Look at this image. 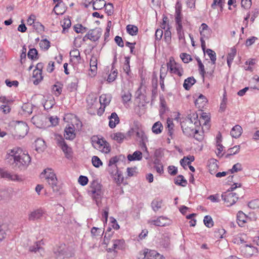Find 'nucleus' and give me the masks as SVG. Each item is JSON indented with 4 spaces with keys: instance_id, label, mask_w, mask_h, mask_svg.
Wrapping results in <instances>:
<instances>
[{
    "instance_id": "obj_1",
    "label": "nucleus",
    "mask_w": 259,
    "mask_h": 259,
    "mask_svg": "<svg viewBox=\"0 0 259 259\" xmlns=\"http://www.w3.org/2000/svg\"><path fill=\"white\" fill-rule=\"evenodd\" d=\"M8 162L13 169L19 170H25L31 162V157L19 147H15L8 153Z\"/></svg>"
},
{
    "instance_id": "obj_2",
    "label": "nucleus",
    "mask_w": 259,
    "mask_h": 259,
    "mask_svg": "<svg viewBox=\"0 0 259 259\" xmlns=\"http://www.w3.org/2000/svg\"><path fill=\"white\" fill-rule=\"evenodd\" d=\"M41 175H46V179L49 185L51 186L54 191H58V179L54 173V170L51 168H47L45 169L41 173Z\"/></svg>"
},
{
    "instance_id": "obj_3",
    "label": "nucleus",
    "mask_w": 259,
    "mask_h": 259,
    "mask_svg": "<svg viewBox=\"0 0 259 259\" xmlns=\"http://www.w3.org/2000/svg\"><path fill=\"white\" fill-rule=\"evenodd\" d=\"M88 193L98 205L102 196L101 186L97 182H94L92 184L90 189L88 190Z\"/></svg>"
},
{
    "instance_id": "obj_4",
    "label": "nucleus",
    "mask_w": 259,
    "mask_h": 259,
    "mask_svg": "<svg viewBox=\"0 0 259 259\" xmlns=\"http://www.w3.org/2000/svg\"><path fill=\"white\" fill-rule=\"evenodd\" d=\"M167 70L171 73L177 74L179 76L183 75L184 70L181 65L177 63L172 57L169 58V61L167 63Z\"/></svg>"
},
{
    "instance_id": "obj_5",
    "label": "nucleus",
    "mask_w": 259,
    "mask_h": 259,
    "mask_svg": "<svg viewBox=\"0 0 259 259\" xmlns=\"http://www.w3.org/2000/svg\"><path fill=\"white\" fill-rule=\"evenodd\" d=\"M15 135L19 138L24 137L28 133L29 127L26 122L17 121L14 126Z\"/></svg>"
},
{
    "instance_id": "obj_6",
    "label": "nucleus",
    "mask_w": 259,
    "mask_h": 259,
    "mask_svg": "<svg viewBox=\"0 0 259 259\" xmlns=\"http://www.w3.org/2000/svg\"><path fill=\"white\" fill-rule=\"evenodd\" d=\"M93 146L95 148L105 153L110 151L109 143L103 139L98 138L97 140H93Z\"/></svg>"
},
{
    "instance_id": "obj_7",
    "label": "nucleus",
    "mask_w": 259,
    "mask_h": 259,
    "mask_svg": "<svg viewBox=\"0 0 259 259\" xmlns=\"http://www.w3.org/2000/svg\"><path fill=\"white\" fill-rule=\"evenodd\" d=\"M179 3H177L175 9V21L176 27H183V24L185 25L188 23L187 20L183 21V14L182 13L181 6H178Z\"/></svg>"
},
{
    "instance_id": "obj_8",
    "label": "nucleus",
    "mask_w": 259,
    "mask_h": 259,
    "mask_svg": "<svg viewBox=\"0 0 259 259\" xmlns=\"http://www.w3.org/2000/svg\"><path fill=\"white\" fill-rule=\"evenodd\" d=\"M222 198L226 203V205L230 206L236 202L238 196L236 193L225 192L222 194Z\"/></svg>"
},
{
    "instance_id": "obj_9",
    "label": "nucleus",
    "mask_w": 259,
    "mask_h": 259,
    "mask_svg": "<svg viewBox=\"0 0 259 259\" xmlns=\"http://www.w3.org/2000/svg\"><path fill=\"white\" fill-rule=\"evenodd\" d=\"M109 172L111 177L114 178L116 183L120 184L122 183L123 181V177L121 171H119L116 165L112 166L109 169Z\"/></svg>"
},
{
    "instance_id": "obj_10",
    "label": "nucleus",
    "mask_w": 259,
    "mask_h": 259,
    "mask_svg": "<svg viewBox=\"0 0 259 259\" xmlns=\"http://www.w3.org/2000/svg\"><path fill=\"white\" fill-rule=\"evenodd\" d=\"M240 251L242 255L246 257L251 256L254 253L257 252L256 247L248 244L242 245L240 247Z\"/></svg>"
},
{
    "instance_id": "obj_11",
    "label": "nucleus",
    "mask_w": 259,
    "mask_h": 259,
    "mask_svg": "<svg viewBox=\"0 0 259 259\" xmlns=\"http://www.w3.org/2000/svg\"><path fill=\"white\" fill-rule=\"evenodd\" d=\"M0 176L2 178L12 181H21L22 179L18 175L13 174L8 170L0 168Z\"/></svg>"
},
{
    "instance_id": "obj_12",
    "label": "nucleus",
    "mask_w": 259,
    "mask_h": 259,
    "mask_svg": "<svg viewBox=\"0 0 259 259\" xmlns=\"http://www.w3.org/2000/svg\"><path fill=\"white\" fill-rule=\"evenodd\" d=\"M167 218L161 216L157 218L156 220H149L148 223L156 226L163 227L169 224V223L167 222Z\"/></svg>"
},
{
    "instance_id": "obj_13",
    "label": "nucleus",
    "mask_w": 259,
    "mask_h": 259,
    "mask_svg": "<svg viewBox=\"0 0 259 259\" xmlns=\"http://www.w3.org/2000/svg\"><path fill=\"white\" fill-rule=\"evenodd\" d=\"M44 213V210L41 208L34 210L28 214V219L30 221H34L40 219Z\"/></svg>"
},
{
    "instance_id": "obj_14",
    "label": "nucleus",
    "mask_w": 259,
    "mask_h": 259,
    "mask_svg": "<svg viewBox=\"0 0 259 259\" xmlns=\"http://www.w3.org/2000/svg\"><path fill=\"white\" fill-rule=\"evenodd\" d=\"M57 144L60 147L66 155H70L72 153L71 148L69 147L64 140L62 138L57 139Z\"/></svg>"
},
{
    "instance_id": "obj_15",
    "label": "nucleus",
    "mask_w": 259,
    "mask_h": 259,
    "mask_svg": "<svg viewBox=\"0 0 259 259\" xmlns=\"http://www.w3.org/2000/svg\"><path fill=\"white\" fill-rule=\"evenodd\" d=\"M186 123V122L183 121L181 124L184 134L187 137H192L194 134H197V130L194 129L192 127L187 126Z\"/></svg>"
},
{
    "instance_id": "obj_16",
    "label": "nucleus",
    "mask_w": 259,
    "mask_h": 259,
    "mask_svg": "<svg viewBox=\"0 0 259 259\" xmlns=\"http://www.w3.org/2000/svg\"><path fill=\"white\" fill-rule=\"evenodd\" d=\"M91 40L93 41H97L102 35V30L100 28H96L94 29H91L88 32Z\"/></svg>"
},
{
    "instance_id": "obj_17",
    "label": "nucleus",
    "mask_w": 259,
    "mask_h": 259,
    "mask_svg": "<svg viewBox=\"0 0 259 259\" xmlns=\"http://www.w3.org/2000/svg\"><path fill=\"white\" fill-rule=\"evenodd\" d=\"M108 118L109 119V126L111 128H114L119 123V118L115 112H112Z\"/></svg>"
},
{
    "instance_id": "obj_18",
    "label": "nucleus",
    "mask_w": 259,
    "mask_h": 259,
    "mask_svg": "<svg viewBox=\"0 0 259 259\" xmlns=\"http://www.w3.org/2000/svg\"><path fill=\"white\" fill-rule=\"evenodd\" d=\"M140 254L141 255H144L143 258L147 257L148 259L150 258H156L159 256L160 255L156 251L153 250H149L148 249H145L142 253L141 252Z\"/></svg>"
},
{
    "instance_id": "obj_19",
    "label": "nucleus",
    "mask_w": 259,
    "mask_h": 259,
    "mask_svg": "<svg viewBox=\"0 0 259 259\" xmlns=\"http://www.w3.org/2000/svg\"><path fill=\"white\" fill-rule=\"evenodd\" d=\"M65 134L64 136L67 140H72L75 138V134L74 130V126H69L66 127L65 130Z\"/></svg>"
},
{
    "instance_id": "obj_20",
    "label": "nucleus",
    "mask_w": 259,
    "mask_h": 259,
    "mask_svg": "<svg viewBox=\"0 0 259 259\" xmlns=\"http://www.w3.org/2000/svg\"><path fill=\"white\" fill-rule=\"evenodd\" d=\"M53 11L57 15H62L65 11L63 2L57 3L53 9Z\"/></svg>"
},
{
    "instance_id": "obj_21",
    "label": "nucleus",
    "mask_w": 259,
    "mask_h": 259,
    "mask_svg": "<svg viewBox=\"0 0 259 259\" xmlns=\"http://www.w3.org/2000/svg\"><path fill=\"white\" fill-rule=\"evenodd\" d=\"M196 80L194 77H189L185 79L183 83V87L186 90L189 91L191 89V87L196 83Z\"/></svg>"
},
{
    "instance_id": "obj_22",
    "label": "nucleus",
    "mask_w": 259,
    "mask_h": 259,
    "mask_svg": "<svg viewBox=\"0 0 259 259\" xmlns=\"http://www.w3.org/2000/svg\"><path fill=\"white\" fill-rule=\"evenodd\" d=\"M242 128L239 125H235L231 130L230 134L233 138H238L242 134Z\"/></svg>"
},
{
    "instance_id": "obj_23",
    "label": "nucleus",
    "mask_w": 259,
    "mask_h": 259,
    "mask_svg": "<svg viewBox=\"0 0 259 259\" xmlns=\"http://www.w3.org/2000/svg\"><path fill=\"white\" fill-rule=\"evenodd\" d=\"M111 100L110 95L103 94L100 97V103L101 106H103L105 108L106 106L109 104Z\"/></svg>"
},
{
    "instance_id": "obj_24",
    "label": "nucleus",
    "mask_w": 259,
    "mask_h": 259,
    "mask_svg": "<svg viewBox=\"0 0 259 259\" xmlns=\"http://www.w3.org/2000/svg\"><path fill=\"white\" fill-rule=\"evenodd\" d=\"M127 159L130 161L141 160L142 159V153L140 151H136L134 153L127 155Z\"/></svg>"
},
{
    "instance_id": "obj_25",
    "label": "nucleus",
    "mask_w": 259,
    "mask_h": 259,
    "mask_svg": "<svg viewBox=\"0 0 259 259\" xmlns=\"http://www.w3.org/2000/svg\"><path fill=\"white\" fill-rule=\"evenodd\" d=\"M247 216L241 211H239L237 215L238 224L239 226L242 227L246 222Z\"/></svg>"
},
{
    "instance_id": "obj_26",
    "label": "nucleus",
    "mask_w": 259,
    "mask_h": 259,
    "mask_svg": "<svg viewBox=\"0 0 259 259\" xmlns=\"http://www.w3.org/2000/svg\"><path fill=\"white\" fill-rule=\"evenodd\" d=\"M33 77L35 79L33 80V83L35 85H37L42 79V72L41 71L34 70L32 74Z\"/></svg>"
},
{
    "instance_id": "obj_27",
    "label": "nucleus",
    "mask_w": 259,
    "mask_h": 259,
    "mask_svg": "<svg viewBox=\"0 0 259 259\" xmlns=\"http://www.w3.org/2000/svg\"><path fill=\"white\" fill-rule=\"evenodd\" d=\"M92 3L94 10H101L106 6L104 0H96Z\"/></svg>"
},
{
    "instance_id": "obj_28",
    "label": "nucleus",
    "mask_w": 259,
    "mask_h": 259,
    "mask_svg": "<svg viewBox=\"0 0 259 259\" xmlns=\"http://www.w3.org/2000/svg\"><path fill=\"white\" fill-rule=\"evenodd\" d=\"M113 248L115 249L121 250L124 245V241L123 239H114L112 240Z\"/></svg>"
},
{
    "instance_id": "obj_29",
    "label": "nucleus",
    "mask_w": 259,
    "mask_h": 259,
    "mask_svg": "<svg viewBox=\"0 0 259 259\" xmlns=\"http://www.w3.org/2000/svg\"><path fill=\"white\" fill-rule=\"evenodd\" d=\"M41 241H36L33 245L30 246L29 247V251L31 252L36 253L37 252H41L43 250L42 248L40 246Z\"/></svg>"
},
{
    "instance_id": "obj_30",
    "label": "nucleus",
    "mask_w": 259,
    "mask_h": 259,
    "mask_svg": "<svg viewBox=\"0 0 259 259\" xmlns=\"http://www.w3.org/2000/svg\"><path fill=\"white\" fill-rule=\"evenodd\" d=\"M163 125L161 122H156L152 126V131L155 134H159L162 132Z\"/></svg>"
},
{
    "instance_id": "obj_31",
    "label": "nucleus",
    "mask_w": 259,
    "mask_h": 259,
    "mask_svg": "<svg viewBox=\"0 0 259 259\" xmlns=\"http://www.w3.org/2000/svg\"><path fill=\"white\" fill-rule=\"evenodd\" d=\"M174 181L175 184L182 187H185L187 184V180L182 175H179L175 179Z\"/></svg>"
},
{
    "instance_id": "obj_32",
    "label": "nucleus",
    "mask_w": 259,
    "mask_h": 259,
    "mask_svg": "<svg viewBox=\"0 0 259 259\" xmlns=\"http://www.w3.org/2000/svg\"><path fill=\"white\" fill-rule=\"evenodd\" d=\"M27 56L28 58L32 60H36L38 59V52L35 48L30 49Z\"/></svg>"
},
{
    "instance_id": "obj_33",
    "label": "nucleus",
    "mask_w": 259,
    "mask_h": 259,
    "mask_svg": "<svg viewBox=\"0 0 259 259\" xmlns=\"http://www.w3.org/2000/svg\"><path fill=\"white\" fill-rule=\"evenodd\" d=\"M195 160V158L194 156L189 155L187 156H185L180 160V163L181 165L184 168H185V166H186V164H184V162H187L188 160L187 164V165H190L191 163V162L194 161Z\"/></svg>"
},
{
    "instance_id": "obj_34",
    "label": "nucleus",
    "mask_w": 259,
    "mask_h": 259,
    "mask_svg": "<svg viewBox=\"0 0 259 259\" xmlns=\"http://www.w3.org/2000/svg\"><path fill=\"white\" fill-rule=\"evenodd\" d=\"M240 150V146L236 145L232 148L228 149L227 152V154L225 155V157L228 158H229L230 156L236 154L239 152Z\"/></svg>"
},
{
    "instance_id": "obj_35",
    "label": "nucleus",
    "mask_w": 259,
    "mask_h": 259,
    "mask_svg": "<svg viewBox=\"0 0 259 259\" xmlns=\"http://www.w3.org/2000/svg\"><path fill=\"white\" fill-rule=\"evenodd\" d=\"M126 31L128 34L132 36L136 35L138 32V27L133 25H127L126 26Z\"/></svg>"
},
{
    "instance_id": "obj_36",
    "label": "nucleus",
    "mask_w": 259,
    "mask_h": 259,
    "mask_svg": "<svg viewBox=\"0 0 259 259\" xmlns=\"http://www.w3.org/2000/svg\"><path fill=\"white\" fill-rule=\"evenodd\" d=\"M221 135L219 134L217 137V146L218 147V152L217 153V154L218 156L220 155L221 156L223 155V154H222V152L223 151L224 146L221 144Z\"/></svg>"
},
{
    "instance_id": "obj_37",
    "label": "nucleus",
    "mask_w": 259,
    "mask_h": 259,
    "mask_svg": "<svg viewBox=\"0 0 259 259\" xmlns=\"http://www.w3.org/2000/svg\"><path fill=\"white\" fill-rule=\"evenodd\" d=\"M70 55L71 57L75 58L77 63H80L81 58L80 55V52L78 49H74L72 50L70 52Z\"/></svg>"
},
{
    "instance_id": "obj_38",
    "label": "nucleus",
    "mask_w": 259,
    "mask_h": 259,
    "mask_svg": "<svg viewBox=\"0 0 259 259\" xmlns=\"http://www.w3.org/2000/svg\"><path fill=\"white\" fill-rule=\"evenodd\" d=\"M161 245L165 248H169L170 245V238L168 236L163 235L160 241Z\"/></svg>"
},
{
    "instance_id": "obj_39",
    "label": "nucleus",
    "mask_w": 259,
    "mask_h": 259,
    "mask_svg": "<svg viewBox=\"0 0 259 259\" xmlns=\"http://www.w3.org/2000/svg\"><path fill=\"white\" fill-rule=\"evenodd\" d=\"M205 53L209 56L211 61V63L212 64H215L217 59L215 53L213 50L210 49H206V50L205 51Z\"/></svg>"
},
{
    "instance_id": "obj_40",
    "label": "nucleus",
    "mask_w": 259,
    "mask_h": 259,
    "mask_svg": "<svg viewBox=\"0 0 259 259\" xmlns=\"http://www.w3.org/2000/svg\"><path fill=\"white\" fill-rule=\"evenodd\" d=\"M90 67L92 72H96L97 69V58L93 56L90 60Z\"/></svg>"
},
{
    "instance_id": "obj_41",
    "label": "nucleus",
    "mask_w": 259,
    "mask_h": 259,
    "mask_svg": "<svg viewBox=\"0 0 259 259\" xmlns=\"http://www.w3.org/2000/svg\"><path fill=\"white\" fill-rule=\"evenodd\" d=\"M162 201L158 199H154L151 203V206L154 211H157L161 207Z\"/></svg>"
},
{
    "instance_id": "obj_42",
    "label": "nucleus",
    "mask_w": 259,
    "mask_h": 259,
    "mask_svg": "<svg viewBox=\"0 0 259 259\" xmlns=\"http://www.w3.org/2000/svg\"><path fill=\"white\" fill-rule=\"evenodd\" d=\"M88 29L87 27H84L80 24H78L74 26V30L77 33H83L86 32Z\"/></svg>"
},
{
    "instance_id": "obj_43",
    "label": "nucleus",
    "mask_w": 259,
    "mask_h": 259,
    "mask_svg": "<svg viewBox=\"0 0 259 259\" xmlns=\"http://www.w3.org/2000/svg\"><path fill=\"white\" fill-rule=\"evenodd\" d=\"M203 222L204 225L208 228H211L213 226V222L211 217L209 215L204 217Z\"/></svg>"
},
{
    "instance_id": "obj_44",
    "label": "nucleus",
    "mask_w": 259,
    "mask_h": 259,
    "mask_svg": "<svg viewBox=\"0 0 259 259\" xmlns=\"http://www.w3.org/2000/svg\"><path fill=\"white\" fill-rule=\"evenodd\" d=\"M124 138L125 136L124 134L119 132L114 134L113 138L114 140L116 141L119 143H122Z\"/></svg>"
},
{
    "instance_id": "obj_45",
    "label": "nucleus",
    "mask_w": 259,
    "mask_h": 259,
    "mask_svg": "<svg viewBox=\"0 0 259 259\" xmlns=\"http://www.w3.org/2000/svg\"><path fill=\"white\" fill-rule=\"evenodd\" d=\"M36 150L38 151L39 149H44L45 147V141L40 138L37 139L35 141Z\"/></svg>"
},
{
    "instance_id": "obj_46",
    "label": "nucleus",
    "mask_w": 259,
    "mask_h": 259,
    "mask_svg": "<svg viewBox=\"0 0 259 259\" xmlns=\"http://www.w3.org/2000/svg\"><path fill=\"white\" fill-rule=\"evenodd\" d=\"M92 162L93 165L96 167H99L102 165L103 163L100 159L97 156H94L92 157Z\"/></svg>"
},
{
    "instance_id": "obj_47",
    "label": "nucleus",
    "mask_w": 259,
    "mask_h": 259,
    "mask_svg": "<svg viewBox=\"0 0 259 259\" xmlns=\"http://www.w3.org/2000/svg\"><path fill=\"white\" fill-rule=\"evenodd\" d=\"M180 57L182 59L183 62L185 63H188L192 60V58L191 55L185 53H181L180 55Z\"/></svg>"
},
{
    "instance_id": "obj_48",
    "label": "nucleus",
    "mask_w": 259,
    "mask_h": 259,
    "mask_svg": "<svg viewBox=\"0 0 259 259\" xmlns=\"http://www.w3.org/2000/svg\"><path fill=\"white\" fill-rule=\"evenodd\" d=\"M242 170V165L240 163H237L234 164L232 168L229 170V172L233 174Z\"/></svg>"
},
{
    "instance_id": "obj_49",
    "label": "nucleus",
    "mask_w": 259,
    "mask_h": 259,
    "mask_svg": "<svg viewBox=\"0 0 259 259\" xmlns=\"http://www.w3.org/2000/svg\"><path fill=\"white\" fill-rule=\"evenodd\" d=\"M39 46L41 49L48 50L50 47V42L47 39H44L40 41Z\"/></svg>"
},
{
    "instance_id": "obj_50",
    "label": "nucleus",
    "mask_w": 259,
    "mask_h": 259,
    "mask_svg": "<svg viewBox=\"0 0 259 259\" xmlns=\"http://www.w3.org/2000/svg\"><path fill=\"white\" fill-rule=\"evenodd\" d=\"M177 34L180 40H185L184 32L183 27H176Z\"/></svg>"
},
{
    "instance_id": "obj_51",
    "label": "nucleus",
    "mask_w": 259,
    "mask_h": 259,
    "mask_svg": "<svg viewBox=\"0 0 259 259\" xmlns=\"http://www.w3.org/2000/svg\"><path fill=\"white\" fill-rule=\"evenodd\" d=\"M248 206L249 208L253 209L259 208V200L254 199L248 202Z\"/></svg>"
},
{
    "instance_id": "obj_52",
    "label": "nucleus",
    "mask_w": 259,
    "mask_h": 259,
    "mask_svg": "<svg viewBox=\"0 0 259 259\" xmlns=\"http://www.w3.org/2000/svg\"><path fill=\"white\" fill-rule=\"evenodd\" d=\"M217 5L220 7L221 11H222L224 3L222 2L221 0H213V3L211 5V7L213 9H215Z\"/></svg>"
},
{
    "instance_id": "obj_53",
    "label": "nucleus",
    "mask_w": 259,
    "mask_h": 259,
    "mask_svg": "<svg viewBox=\"0 0 259 259\" xmlns=\"http://www.w3.org/2000/svg\"><path fill=\"white\" fill-rule=\"evenodd\" d=\"M123 103H126L131 100L132 95L130 92H124L121 95Z\"/></svg>"
},
{
    "instance_id": "obj_54",
    "label": "nucleus",
    "mask_w": 259,
    "mask_h": 259,
    "mask_svg": "<svg viewBox=\"0 0 259 259\" xmlns=\"http://www.w3.org/2000/svg\"><path fill=\"white\" fill-rule=\"evenodd\" d=\"M34 29L38 32H41L42 31H44L45 27L44 26L39 22H35V23L33 25Z\"/></svg>"
},
{
    "instance_id": "obj_55",
    "label": "nucleus",
    "mask_w": 259,
    "mask_h": 259,
    "mask_svg": "<svg viewBox=\"0 0 259 259\" xmlns=\"http://www.w3.org/2000/svg\"><path fill=\"white\" fill-rule=\"evenodd\" d=\"M125 63L123 66V70L128 75L129 72L130 71V58L129 57H125Z\"/></svg>"
},
{
    "instance_id": "obj_56",
    "label": "nucleus",
    "mask_w": 259,
    "mask_h": 259,
    "mask_svg": "<svg viewBox=\"0 0 259 259\" xmlns=\"http://www.w3.org/2000/svg\"><path fill=\"white\" fill-rule=\"evenodd\" d=\"M112 70H111L112 72L108 75V78L107 79L109 82L113 81L116 79L117 75V69L114 70L113 71Z\"/></svg>"
},
{
    "instance_id": "obj_57",
    "label": "nucleus",
    "mask_w": 259,
    "mask_h": 259,
    "mask_svg": "<svg viewBox=\"0 0 259 259\" xmlns=\"http://www.w3.org/2000/svg\"><path fill=\"white\" fill-rule=\"evenodd\" d=\"M105 10L108 15H111L113 13V6L111 3H106V6L104 7Z\"/></svg>"
},
{
    "instance_id": "obj_58",
    "label": "nucleus",
    "mask_w": 259,
    "mask_h": 259,
    "mask_svg": "<svg viewBox=\"0 0 259 259\" xmlns=\"http://www.w3.org/2000/svg\"><path fill=\"white\" fill-rule=\"evenodd\" d=\"M71 25V21L68 19H64L63 24H62L63 30L62 33H65L66 29H68Z\"/></svg>"
},
{
    "instance_id": "obj_59",
    "label": "nucleus",
    "mask_w": 259,
    "mask_h": 259,
    "mask_svg": "<svg viewBox=\"0 0 259 259\" xmlns=\"http://www.w3.org/2000/svg\"><path fill=\"white\" fill-rule=\"evenodd\" d=\"M6 229L5 225L0 224V241H2L6 236Z\"/></svg>"
},
{
    "instance_id": "obj_60",
    "label": "nucleus",
    "mask_w": 259,
    "mask_h": 259,
    "mask_svg": "<svg viewBox=\"0 0 259 259\" xmlns=\"http://www.w3.org/2000/svg\"><path fill=\"white\" fill-rule=\"evenodd\" d=\"M160 103L161 107L160 112L164 113L165 112L166 109V103L164 98L161 97L160 98Z\"/></svg>"
},
{
    "instance_id": "obj_61",
    "label": "nucleus",
    "mask_w": 259,
    "mask_h": 259,
    "mask_svg": "<svg viewBox=\"0 0 259 259\" xmlns=\"http://www.w3.org/2000/svg\"><path fill=\"white\" fill-rule=\"evenodd\" d=\"M78 182L79 183V184H80L81 186H84L88 184L89 180L88 177L86 176H80L78 178Z\"/></svg>"
},
{
    "instance_id": "obj_62",
    "label": "nucleus",
    "mask_w": 259,
    "mask_h": 259,
    "mask_svg": "<svg viewBox=\"0 0 259 259\" xmlns=\"http://www.w3.org/2000/svg\"><path fill=\"white\" fill-rule=\"evenodd\" d=\"M236 55V49L235 48H232L231 52L228 53L227 59L233 61L235 56Z\"/></svg>"
},
{
    "instance_id": "obj_63",
    "label": "nucleus",
    "mask_w": 259,
    "mask_h": 259,
    "mask_svg": "<svg viewBox=\"0 0 259 259\" xmlns=\"http://www.w3.org/2000/svg\"><path fill=\"white\" fill-rule=\"evenodd\" d=\"M77 81H72L71 83H70L67 87L68 90L70 92H73L74 91H76L77 88Z\"/></svg>"
},
{
    "instance_id": "obj_64",
    "label": "nucleus",
    "mask_w": 259,
    "mask_h": 259,
    "mask_svg": "<svg viewBox=\"0 0 259 259\" xmlns=\"http://www.w3.org/2000/svg\"><path fill=\"white\" fill-rule=\"evenodd\" d=\"M168 172L171 176H175L178 173L177 167L174 165H170L168 167Z\"/></svg>"
}]
</instances>
